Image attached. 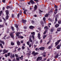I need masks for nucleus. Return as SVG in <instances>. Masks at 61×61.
<instances>
[{
	"label": "nucleus",
	"instance_id": "f257e3e1",
	"mask_svg": "<svg viewBox=\"0 0 61 61\" xmlns=\"http://www.w3.org/2000/svg\"><path fill=\"white\" fill-rule=\"evenodd\" d=\"M61 41V40H58L55 43V46H56L58 45V44H59V43Z\"/></svg>",
	"mask_w": 61,
	"mask_h": 61
},
{
	"label": "nucleus",
	"instance_id": "f03ea898",
	"mask_svg": "<svg viewBox=\"0 0 61 61\" xmlns=\"http://www.w3.org/2000/svg\"><path fill=\"white\" fill-rule=\"evenodd\" d=\"M15 33V31H14L12 32V33H10V36H11V37L12 38H14V35H13V33Z\"/></svg>",
	"mask_w": 61,
	"mask_h": 61
},
{
	"label": "nucleus",
	"instance_id": "7ed1b4c3",
	"mask_svg": "<svg viewBox=\"0 0 61 61\" xmlns=\"http://www.w3.org/2000/svg\"><path fill=\"white\" fill-rule=\"evenodd\" d=\"M38 53L37 52L35 53V51H33L32 53V55L33 54V56H36V55H38Z\"/></svg>",
	"mask_w": 61,
	"mask_h": 61
},
{
	"label": "nucleus",
	"instance_id": "20e7f679",
	"mask_svg": "<svg viewBox=\"0 0 61 61\" xmlns=\"http://www.w3.org/2000/svg\"><path fill=\"white\" fill-rule=\"evenodd\" d=\"M42 59V57H38L36 59L37 61H38L39 60H41Z\"/></svg>",
	"mask_w": 61,
	"mask_h": 61
},
{
	"label": "nucleus",
	"instance_id": "39448f33",
	"mask_svg": "<svg viewBox=\"0 0 61 61\" xmlns=\"http://www.w3.org/2000/svg\"><path fill=\"white\" fill-rule=\"evenodd\" d=\"M3 52H4L3 53V54H5L7 53L8 52V50H7L6 51V50L5 49L3 50Z\"/></svg>",
	"mask_w": 61,
	"mask_h": 61
},
{
	"label": "nucleus",
	"instance_id": "423d86ee",
	"mask_svg": "<svg viewBox=\"0 0 61 61\" xmlns=\"http://www.w3.org/2000/svg\"><path fill=\"white\" fill-rule=\"evenodd\" d=\"M17 4L18 5H19V6H20L21 7L23 6V3H20V5L18 4L17 3Z\"/></svg>",
	"mask_w": 61,
	"mask_h": 61
},
{
	"label": "nucleus",
	"instance_id": "0eeeda50",
	"mask_svg": "<svg viewBox=\"0 0 61 61\" xmlns=\"http://www.w3.org/2000/svg\"><path fill=\"white\" fill-rule=\"evenodd\" d=\"M34 27L33 26H31L30 27V28L31 29V30H32L34 29Z\"/></svg>",
	"mask_w": 61,
	"mask_h": 61
},
{
	"label": "nucleus",
	"instance_id": "6e6552de",
	"mask_svg": "<svg viewBox=\"0 0 61 61\" xmlns=\"http://www.w3.org/2000/svg\"><path fill=\"white\" fill-rule=\"evenodd\" d=\"M20 33H21V34H22V33H23V32H17V34H16V36H19V34H20Z\"/></svg>",
	"mask_w": 61,
	"mask_h": 61
},
{
	"label": "nucleus",
	"instance_id": "1a4fd4ad",
	"mask_svg": "<svg viewBox=\"0 0 61 61\" xmlns=\"http://www.w3.org/2000/svg\"><path fill=\"white\" fill-rule=\"evenodd\" d=\"M39 49L41 50H44V49H45V48L44 47H41Z\"/></svg>",
	"mask_w": 61,
	"mask_h": 61
},
{
	"label": "nucleus",
	"instance_id": "9d476101",
	"mask_svg": "<svg viewBox=\"0 0 61 61\" xmlns=\"http://www.w3.org/2000/svg\"><path fill=\"white\" fill-rule=\"evenodd\" d=\"M22 21L23 22V23H24V24H25V22H26V21L24 20H22Z\"/></svg>",
	"mask_w": 61,
	"mask_h": 61
},
{
	"label": "nucleus",
	"instance_id": "9b49d317",
	"mask_svg": "<svg viewBox=\"0 0 61 61\" xmlns=\"http://www.w3.org/2000/svg\"><path fill=\"white\" fill-rule=\"evenodd\" d=\"M15 27L17 28V30H19V29L18 28V26L16 25H15Z\"/></svg>",
	"mask_w": 61,
	"mask_h": 61
},
{
	"label": "nucleus",
	"instance_id": "f8f14e48",
	"mask_svg": "<svg viewBox=\"0 0 61 61\" xmlns=\"http://www.w3.org/2000/svg\"><path fill=\"white\" fill-rule=\"evenodd\" d=\"M56 48L58 49H60V45H58L57 46Z\"/></svg>",
	"mask_w": 61,
	"mask_h": 61
},
{
	"label": "nucleus",
	"instance_id": "ddd939ff",
	"mask_svg": "<svg viewBox=\"0 0 61 61\" xmlns=\"http://www.w3.org/2000/svg\"><path fill=\"white\" fill-rule=\"evenodd\" d=\"M0 43H1L3 44V45H5V43H4V42L3 41L0 40Z\"/></svg>",
	"mask_w": 61,
	"mask_h": 61
},
{
	"label": "nucleus",
	"instance_id": "4468645a",
	"mask_svg": "<svg viewBox=\"0 0 61 61\" xmlns=\"http://www.w3.org/2000/svg\"><path fill=\"white\" fill-rule=\"evenodd\" d=\"M38 37L39 39H40V34L39 33L38 34Z\"/></svg>",
	"mask_w": 61,
	"mask_h": 61
},
{
	"label": "nucleus",
	"instance_id": "2eb2a0df",
	"mask_svg": "<svg viewBox=\"0 0 61 61\" xmlns=\"http://www.w3.org/2000/svg\"><path fill=\"white\" fill-rule=\"evenodd\" d=\"M55 27H58L59 26V25L58 24H57L55 25Z\"/></svg>",
	"mask_w": 61,
	"mask_h": 61
},
{
	"label": "nucleus",
	"instance_id": "dca6fc26",
	"mask_svg": "<svg viewBox=\"0 0 61 61\" xmlns=\"http://www.w3.org/2000/svg\"><path fill=\"white\" fill-rule=\"evenodd\" d=\"M17 43L18 46H20V42L18 41L17 42Z\"/></svg>",
	"mask_w": 61,
	"mask_h": 61
},
{
	"label": "nucleus",
	"instance_id": "f3484780",
	"mask_svg": "<svg viewBox=\"0 0 61 61\" xmlns=\"http://www.w3.org/2000/svg\"><path fill=\"white\" fill-rule=\"evenodd\" d=\"M46 53L45 52L43 54V56L44 57H46Z\"/></svg>",
	"mask_w": 61,
	"mask_h": 61
},
{
	"label": "nucleus",
	"instance_id": "a211bd4d",
	"mask_svg": "<svg viewBox=\"0 0 61 61\" xmlns=\"http://www.w3.org/2000/svg\"><path fill=\"white\" fill-rule=\"evenodd\" d=\"M30 2L31 3V4H34L35 3L34 1L32 0H31L30 1Z\"/></svg>",
	"mask_w": 61,
	"mask_h": 61
},
{
	"label": "nucleus",
	"instance_id": "6ab92c4d",
	"mask_svg": "<svg viewBox=\"0 0 61 61\" xmlns=\"http://www.w3.org/2000/svg\"><path fill=\"white\" fill-rule=\"evenodd\" d=\"M18 37L19 38H21L22 39H23V38H24V37L23 36H19Z\"/></svg>",
	"mask_w": 61,
	"mask_h": 61
},
{
	"label": "nucleus",
	"instance_id": "aec40b11",
	"mask_svg": "<svg viewBox=\"0 0 61 61\" xmlns=\"http://www.w3.org/2000/svg\"><path fill=\"white\" fill-rule=\"evenodd\" d=\"M37 5H35L34 7V9L35 10H36V9H37Z\"/></svg>",
	"mask_w": 61,
	"mask_h": 61
},
{
	"label": "nucleus",
	"instance_id": "412c9836",
	"mask_svg": "<svg viewBox=\"0 0 61 61\" xmlns=\"http://www.w3.org/2000/svg\"><path fill=\"white\" fill-rule=\"evenodd\" d=\"M27 11V10H24V14H25V15H26V12Z\"/></svg>",
	"mask_w": 61,
	"mask_h": 61
},
{
	"label": "nucleus",
	"instance_id": "4be33fe9",
	"mask_svg": "<svg viewBox=\"0 0 61 61\" xmlns=\"http://www.w3.org/2000/svg\"><path fill=\"white\" fill-rule=\"evenodd\" d=\"M58 55H59V54H57L56 56H54V58H57V57L58 56Z\"/></svg>",
	"mask_w": 61,
	"mask_h": 61
},
{
	"label": "nucleus",
	"instance_id": "5701e85b",
	"mask_svg": "<svg viewBox=\"0 0 61 61\" xmlns=\"http://www.w3.org/2000/svg\"><path fill=\"white\" fill-rule=\"evenodd\" d=\"M57 9H56L54 11V13L55 14H56V13H57Z\"/></svg>",
	"mask_w": 61,
	"mask_h": 61
},
{
	"label": "nucleus",
	"instance_id": "b1692460",
	"mask_svg": "<svg viewBox=\"0 0 61 61\" xmlns=\"http://www.w3.org/2000/svg\"><path fill=\"white\" fill-rule=\"evenodd\" d=\"M9 17H8V15H7L6 16V17L5 18L6 19V20H7V19H8Z\"/></svg>",
	"mask_w": 61,
	"mask_h": 61
},
{
	"label": "nucleus",
	"instance_id": "393cba45",
	"mask_svg": "<svg viewBox=\"0 0 61 61\" xmlns=\"http://www.w3.org/2000/svg\"><path fill=\"white\" fill-rule=\"evenodd\" d=\"M11 45L12 46H13V45H14V43L13 41H11Z\"/></svg>",
	"mask_w": 61,
	"mask_h": 61
},
{
	"label": "nucleus",
	"instance_id": "a878e982",
	"mask_svg": "<svg viewBox=\"0 0 61 61\" xmlns=\"http://www.w3.org/2000/svg\"><path fill=\"white\" fill-rule=\"evenodd\" d=\"M31 34L32 35H35V34L34 32H31Z\"/></svg>",
	"mask_w": 61,
	"mask_h": 61
},
{
	"label": "nucleus",
	"instance_id": "bb28decb",
	"mask_svg": "<svg viewBox=\"0 0 61 61\" xmlns=\"http://www.w3.org/2000/svg\"><path fill=\"white\" fill-rule=\"evenodd\" d=\"M0 46H1V48H3V46L2 44L0 43Z\"/></svg>",
	"mask_w": 61,
	"mask_h": 61
},
{
	"label": "nucleus",
	"instance_id": "cd10ccee",
	"mask_svg": "<svg viewBox=\"0 0 61 61\" xmlns=\"http://www.w3.org/2000/svg\"><path fill=\"white\" fill-rule=\"evenodd\" d=\"M23 56L22 55L21 56V57H20V59L21 60H22L23 59Z\"/></svg>",
	"mask_w": 61,
	"mask_h": 61
},
{
	"label": "nucleus",
	"instance_id": "c85d7f7f",
	"mask_svg": "<svg viewBox=\"0 0 61 61\" xmlns=\"http://www.w3.org/2000/svg\"><path fill=\"white\" fill-rule=\"evenodd\" d=\"M50 25H51V23H49L48 24V25L49 27H50Z\"/></svg>",
	"mask_w": 61,
	"mask_h": 61
},
{
	"label": "nucleus",
	"instance_id": "c756f323",
	"mask_svg": "<svg viewBox=\"0 0 61 61\" xmlns=\"http://www.w3.org/2000/svg\"><path fill=\"white\" fill-rule=\"evenodd\" d=\"M60 30H61V28H58L57 30V31H60Z\"/></svg>",
	"mask_w": 61,
	"mask_h": 61
},
{
	"label": "nucleus",
	"instance_id": "7c9ffc66",
	"mask_svg": "<svg viewBox=\"0 0 61 61\" xmlns=\"http://www.w3.org/2000/svg\"><path fill=\"white\" fill-rule=\"evenodd\" d=\"M57 18H58V17H57L55 19L56 22L57 21Z\"/></svg>",
	"mask_w": 61,
	"mask_h": 61
},
{
	"label": "nucleus",
	"instance_id": "2f4dec72",
	"mask_svg": "<svg viewBox=\"0 0 61 61\" xmlns=\"http://www.w3.org/2000/svg\"><path fill=\"white\" fill-rule=\"evenodd\" d=\"M58 23L59 24H60L61 23V20H59L58 21Z\"/></svg>",
	"mask_w": 61,
	"mask_h": 61
},
{
	"label": "nucleus",
	"instance_id": "473e14b6",
	"mask_svg": "<svg viewBox=\"0 0 61 61\" xmlns=\"http://www.w3.org/2000/svg\"><path fill=\"white\" fill-rule=\"evenodd\" d=\"M11 57H13L14 58V57H15V55L13 54V55H11Z\"/></svg>",
	"mask_w": 61,
	"mask_h": 61
},
{
	"label": "nucleus",
	"instance_id": "72a5a7b5",
	"mask_svg": "<svg viewBox=\"0 0 61 61\" xmlns=\"http://www.w3.org/2000/svg\"><path fill=\"white\" fill-rule=\"evenodd\" d=\"M45 29H46H46H48V27H47V26H46L44 28Z\"/></svg>",
	"mask_w": 61,
	"mask_h": 61
},
{
	"label": "nucleus",
	"instance_id": "f704fd0d",
	"mask_svg": "<svg viewBox=\"0 0 61 61\" xmlns=\"http://www.w3.org/2000/svg\"><path fill=\"white\" fill-rule=\"evenodd\" d=\"M48 14H47L45 15V17H48Z\"/></svg>",
	"mask_w": 61,
	"mask_h": 61
},
{
	"label": "nucleus",
	"instance_id": "c9c22d12",
	"mask_svg": "<svg viewBox=\"0 0 61 61\" xmlns=\"http://www.w3.org/2000/svg\"><path fill=\"white\" fill-rule=\"evenodd\" d=\"M51 42V40H50L47 43V44H49Z\"/></svg>",
	"mask_w": 61,
	"mask_h": 61
},
{
	"label": "nucleus",
	"instance_id": "e433bc0d",
	"mask_svg": "<svg viewBox=\"0 0 61 61\" xmlns=\"http://www.w3.org/2000/svg\"><path fill=\"white\" fill-rule=\"evenodd\" d=\"M11 29L12 30V31H14V27H11Z\"/></svg>",
	"mask_w": 61,
	"mask_h": 61
},
{
	"label": "nucleus",
	"instance_id": "4c0bfd02",
	"mask_svg": "<svg viewBox=\"0 0 61 61\" xmlns=\"http://www.w3.org/2000/svg\"><path fill=\"white\" fill-rule=\"evenodd\" d=\"M46 35H44L43 36V38L44 39H45V38H46Z\"/></svg>",
	"mask_w": 61,
	"mask_h": 61
},
{
	"label": "nucleus",
	"instance_id": "58836bf2",
	"mask_svg": "<svg viewBox=\"0 0 61 61\" xmlns=\"http://www.w3.org/2000/svg\"><path fill=\"white\" fill-rule=\"evenodd\" d=\"M10 6H7L6 7V8L7 9H9L10 8Z\"/></svg>",
	"mask_w": 61,
	"mask_h": 61
},
{
	"label": "nucleus",
	"instance_id": "ea45409f",
	"mask_svg": "<svg viewBox=\"0 0 61 61\" xmlns=\"http://www.w3.org/2000/svg\"><path fill=\"white\" fill-rule=\"evenodd\" d=\"M51 48H52V46H50L48 47L49 49H51Z\"/></svg>",
	"mask_w": 61,
	"mask_h": 61
},
{
	"label": "nucleus",
	"instance_id": "a19ab883",
	"mask_svg": "<svg viewBox=\"0 0 61 61\" xmlns=\"http://www.w3.org/2000/svg\"><path fill=\"white\" fill-rule=\"evenodd\" d=\"M30 53H28L27 54V56H28V55H29V56H30Z\"/></svg>",
	"mask_w": 61,
	"mask_h": 61
},
{
	"label": "nucleus",
	"instance_id": "79ce46f5",
	"mask_svg": "<svg viewBox=\"0 0 61 61\" xmlns=\"http://www.w3.org/2000/svg\"><path fill=\"white\" fill-rule=\"evenodd\" d=\"M8 11H6V15H8Z\"/></svg>",
	"mask_w": 61,
	"mask_h": 61
},
{
	"label": "nucleus",
	"instance_id": "37998d69",
	"mask_svg": "<svg viewBox=\"0 0 61 61\" xmlns=\"http://www.w3.org/2000/svg\"><path fill=\"white\" fill-rule=\"evenodd\" d=\"M15 56L16 57H18V55L17 54H15Z\"/></svg>",
	"mask_w": 61,
	"mask_h": 61
},
{
	"label": "nucleus",
	"instance_id": "c03bdc74",
	"mask_svg": "<svg viewBox=\"0 0 61 61\" xmlns=\"http://www.w3.org/2000/svg\"><path fill=\"white\" fill-rule=\"evenodd\" d=\"M2 2L3 3H5V0H2Z\"/></svg>",
	"mask_w": 61,
	"mask_h": 61
},
{
	"label": "nucleus",
	"instance_id": "a18cd8bd",
	"mask_svg": "<svg viewBox=\"0 0 61 61\" xmlns=\"http://www.w3.org/2000/svg\"><path fill=\"white\" fill-rule=\"evenodd\" d=\"M27 45H29V42H27Z\"/></svg>",
	"mask_w": 61,
	"mask_h": 61
},
{
	"label": "nucleus",
	"instance_id": "49530a36",
	"mask_svg": "<svg viewBox=\"0 0 61 61\" xmlns=\"http://www.w3.org/2000/svg\"><path fill=\"white\" fill-rule=\"evenodd\" d=\"M32 37L33 39H35V37H34V36L32 35Z\"/></svg>",
	"mask_w": 61,
	"mask_h": 61
},
{
	"label": "nucleus",
	"instance_id": "de8ad7c7",
	"mask_svg": "<svg viewBox=\"0 0 61 61\" xmlns=\"http://www.w3.org/2000/svg\"><path fill=\"white\" fill-rule=\"evenodd\" d=\"M10 53H8V56H10Z\"/></svg>",
	"mask_w": 61,
	"mask_h": 61
},
{
	"label": "nucleus",
	"instance_id": "09e8293b",
	"mask_svg": "<svg viewBox=\"0 0 61 61\" xmlns=\"http://www.w3.org/2000/svg\"><path fill=\"white\" fill-rule=\"evenodd\" d=\"M17 17L18 18H19V14H18L17 15Z\"/></svg>",
	"mask_w": 61,
	"mask_h": 61
},
{
	"label": "nucleus",
	"instance_id": "8fccbe9b",
	"mask_svg": "<svg viewBox=\"0 0 61 61\" xmlns=\"http://www.w3.org/2000/svg\"><path fill=\"white\" fill-rule=\"evenodd\" d=\"M51 33H52V32H53V29H51Z\"/></svg>",
	"mask_w": 61,
	"mask_h": 61
},
{
	"label": "nucleus",
	"instance_id": "3c124183",
	"mask_svg": "<svg viewBox=\"0 0 61 61\" xmlns=\"http://www.w3.org/2000/svg\"><path fill=\"white\" fill-rule=\"evenodd\" d=\"M43 19L44 21H45V20H46V18H45V17L43 18Z\"/></svg>",
	"mask_w": 61,
	"mask_h": 61
},
{
	"label": "nucleus",
	"instance_id": "603ef678",
	"mask_svg": "<svg viewBox=\"0 0 61 61\" xmlns=\"http://www.w3.org/2000/svg\"><path fill=\"white\" fill-rule=\"evenodd\" d=\"M16 59L17 61H19V59L18 58H16Z\"/></svg>",
	"mask_w": 61,
	"mask_h": 61
},
{
	"label": "nucleus",
	"instance_id": "864d4df0",
	"mask_svg": "<svg viewBox=\"0 0 61 61\" xmlns=\"http://www.w3.org/2000/svg\"><path fill=\"white\" fill-rule=\"evenodd\" d=\"M55 8H57V6H56V5L55 6Z\"/></svg>",
	"mask_w": 61,
	"mask_h": 61
},
{
	"label": "nucleus",
	"instance_id": "5fc2aeb1",
	"mask_svg": "<svg viewBox=\"0 0 61 61\" xmlns=\"http://www.w3.org/2000/svg\"><path fill=\"white\" fill-rule=\"evenodd\" d=\"M46 30L44 31V33L43 34H44V35H45V34H46Z\"/></svg>",
	"mask_w": 61,
	"mask_h": 61
},
{
	"label": "nucleus",
	"instance_id": "6e6d98bb",
	"mask_svg": "<svg viewBox=\"0 0 61 61\" xmlns=\"http://www.w3.org/2000/svg\"><path fill=\"white\" fill-rule=\"evenodd\" d=\"M4 26L3 25H0V27H3Z\"/></svg>",
	"mask_w": 61,
	"mask_h": 61
},
{
	"label": "nucleus",
	"instance_id": "4d7b16f0",
	"mask_svg": "<svg viewBox=\"0 0 61 61\" xmlns=\"http://www.w3.org/2000/svg\"><path fill=\"white\" fill-rule=\"evenodd\" d=\"M31 22L32 24H34V21L33 20H32L31 21Z\"/></svg>",
	"mask_w": 61,
	"mask_h": 61
},
{
	"label": "nucleus",
	"instance_id": "13d9d810",
	"mask_svg": "<svg viewBox=\"0 0 61 61\" xmlns=\"http://www.w3.org/2000/svg\"><path fill=\"white\" fill-rule=\"evenodd\" d=\"M5 56L6 57H7V55L5 54Z\"/></svg>",
	"mask_w": 61,
	"mask_h": 61
},
{
	"label": "nucleus",
	"instance_id": "bf43d9fd",
	"mask_svg": "<svg viewBox=\"0 0 61 61\" xmlns=\"http://www.w3.org/2000/svg\"><path fill=\"white\" fill-rule=\"evenodd\" d=\"M22 48L23 49H24L25 48V47L24 46H22Z\"/></svg>",
	"mask_w": 61,
	"mask_h": 61
},
{
	"label": "nucleus",
	"instance_id": "052dcab7",
	"mask_svg": "<svg viewBox=\"0 0 61 61\" xmlns=\"http://www.w3.org/2000/svg\"><path fill=\"white\" fill-rule=\"evenodd\" d=\"M30 42H32V40H31V39H30Z\"/></svg>",
	"mask_w": 61,
	"mask_h": 61
},
{
	"label": "nucleus",
	"instance_id": "680f3d73",
	"mask_svg": "<svg viewBox=\"0 0 61 61\" xmlns=\"http://www.w3.org/2000/svg\"><path fill=\"white\" fill-rule=\"evenodd\" d=\"M34 1H36V2H38V0H34Z\"/></svg>",
	"mask_w": 61,
	"mask_h": 61
},
{
	"label": "nucleus",
	"instance_id": "e2e57ef3",
	"mask_svg": "<svg viewBox=\"0 0 61 61\" xmlns=\"http://www.w3.org/2000/svg\"><path fill=\"white\" fill-rule=\"evenodd\" d=\"M20 49H21V48H19L18 49V51H20Z\"/></svg>",
	"mask_w": 61,
	"mask_h": 61
},
{
	"label": "nucleus",
	"instance_id": "0e129e2a",
	"mask_svg": "<svg viewBox=\"0 0 61 61\" xmlns=\"http://www.w3.org/2000/svg\"><path fill=\"white\" fill-rule=\"evenodd\" d=\"M29 47H31V44H30L29 45Z\"/></svg>",
	"mask_w": 61,
	"mask_h": 61
},
{
	"label": "nucleus",
	"instance_id": "69168bd1",
	"mask_svg": "<svg viewBox=\"0 0 61 61\" xmlns=\"http://www.w3.org/2000/svg\"><path fill=\"white\" fill-rule=\"evenodd\" d=\"M14 14H12V17H14Z\"/></svg>",
	"mask_w": 61,
	"mask_h": 61
},
{
	"label": "nucleus",
	"instance_id": "338daca9",
	"mask_svg": "<svg viewBox=\"0 0 61 61\" xmlns=\"http://www.w3.org/2000/svg\"><path fill=\"white\" fill-rule=\"evenodd\" d=\"M23 41H21V43H23Z\"/></svg>",
	"mask_w": 61,
	"mask_h": 61
},
{
	"label": "nucleus",
	"instance_id": "774afa93",
	"mask_svg": "<svg viewBox=\"0 0 61 61\" xmlns=\"http://www.w3.org/2000/svg\"><path fill=\"white\" fill-rule=\"evenodd\" d=\"M36 51H37V50H38V48H36Z\"/></svg>",
	"mask_w": 61,
	"mask_h": 61
}]
</instances>
